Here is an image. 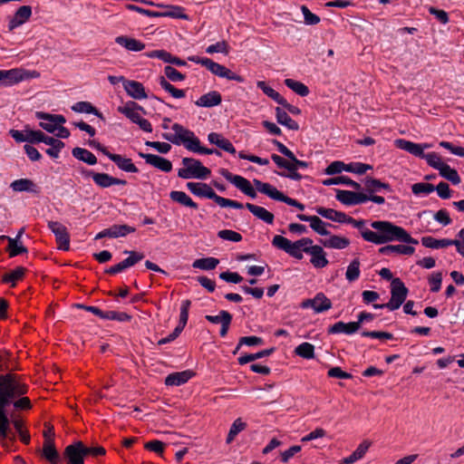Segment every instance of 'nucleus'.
<instances>
[{
	"mask_svg": "<svg viewBox=\"0 0 464 464\" xmlns=\"http://www.w3.org/2000/svg\"><path fill=\"white\" fill-rule=\"evenodd\" d=\"M27 392L28 385L19 375L14 373L0 375V438L2 440L7 439L10 431V420L5 412V407L13 403L16 410L32 409L30 399L23 396Z\"/></svg>",
	"mask_w": 464,
	"mask_h": 464,
	"instance_id": "nucleus-1",
	"label": "nucleus"
},
{
	"mask_svg": "<svg viewBox=\"0 0 464 464\" xmlns=\"http://www.w3.org/2000/svg\"><path fill=\"white\" fill-rule=\"evenodd\" d=\"M360 230L361 236L366 242L375 245H383L392 241H399L411 245H418L419 241L413 238L403 227L390 221L376 220L370 223L372 229L365 227V220L354 219L348 216L346 222Z\"/></svg>",
	"mask_w": 464,
	"mask_h": 464,
	"instance_id": "nucleus-2",
	"label": "nucleus"
},
{
	"mask_svg": "<svg viewBox=\"0 0 464 464\" xmlns=\"http://www.w3.org/2000/svg\"><path fill=\"white\" fill-rule=\"evenodd\" d=\"M172 130L174 134L164 133L163 139L170 141L175 145L183 144L184 147L192 152L201 153V154H216L218 156H221V152L218 150L208 149L200 146V140L193 131L186 129L179 123H174L172 125Z\"/></svg>",
	"mask_w": 464,
	"mask_h": 464,
	"instance_id": "nucleus-3",
	"label": "nucleus"
},
{
	"mask_svg": "<svg viewBox=\"0 0 464 464\" xmlns=\"http://www.w3.org/2000/svg\"><path fill=\"white\" fill-rule=\"evenodd\" d=\"M187 188L192 194L198 197L213 199L221 208H233L240 209L243 208L244 207L243 204L240 202L225 198L223 197L217 195L216 192L212 189V188L206 183L188 182L187 183Z\"/></svg>",
	"mask_w": 464,
	"mask_h": 464,
	"instance_id": "nucleus-4",
	"label": "nucleus"
},
{
	"mask_svg": "<svg viewBox=\"0 0 464 464\" xmlns=\"http://www.w3.org/2000/svg\"><path fill=\"white\" fill-rule=\"evenodd\" d=\"M272 244L276 247L284 250L291 256L296 259H302V252L309 248L310 245L313 244V240L309 237H303L295 242H291L286 237L277 235L274 237Z\"/></svg>",
	"mask_w": 464,
	"mask_h": 464,
	"instance_id": "nucleus-5",
	"label": "nucleus"
},
{
	"mask_svg": "<svg viewBox=\"0 0 464 464\" xmlns=\"http://www.w3.org/2000/svg\"><path fill=\"white\" fill-rule=\"evenodd\" d=\"M182 164L184 168H181L178 171V176L181 179H207L211 171L207 167L203 166L202 163L193 158H183Z\"/></svg>",
	"mask_w": 464,
	"mask_h": 464,
	"instance_id": "nucleus-6",
	"label": "nucleus"
},
{
	"mask_svg": "<svg viewBox=\"0 0 464 464\" xmlns=\"http://www.w3.org/2000/svg\"><path fill=\"white\" fill-rule=\"evenodd\" d=\"M188 60L205 66L209 72H211L213 74L218 77L226 78L227 80L236 81L238 82H244V78L242 76L235 73L226 66L219 64L209 58L190 56L188 57Z\"/></svg>",
	"mask_w": 464,
	"mask_h": 464,
	"instance_id": "nucleus-7",
	"label": "nucleus"
},
{
	"mask_svg": "<svg viewBox=\"0 0 464 464\" xmlns=\"http://www.w3.org/2000/svg\"><path fill=\"white\" fill-rule=\"evenodd\" d=\"M253 182L256 187V189H257L259 192L268 196L272 199L284 202L289 206L298 208L299 210L304 209V204H302L301 202L297 201L295 198L285 196L284 193L279 191L276 188L270 185L269 183H265L258 179H254Z\"/></svg>",
	"mask_w": 464,
	"mask_h": 464,
	"instance_id": "nucleus-8",
	"label": "nucleus"
},
{
	"mask_svg": "<svg viewBox=\"0 0 464 464\" xmlns=\"http://www.w3.org/2000/svg\"><path fill=\"white\" fill-rule=\"evenodd\" d=\"M391 299L387 303V308L394 311L401 307L408 295V288L400 278L392 279L391 283Z\"/></svg>",
	"mask_w": 464,
	"mask_h": 464,
	"instance_id": "nucleus-9",
	"label": "nucleus"
},
{
	"mask_svg": "<svg viewBox=\"0 0 464 464\" xmlns=\"http://www.w3.org/2000/svg\"><path fill=\"white\" fill-rule=\"evenodd\" d=\"M48 228L54 234L58 248L67 251L70 248V235L64 225L58 221H49Z\"/></svg>",
	"mask_w": 464,
	"mask_h": 464,
	"instance_id": "nucleus-10",
	"label": "nucleus"
},
{
	"mask_svg": "<svg viewBox=\"0 0 464 464\" xmlns=\"http://www.w3.org/2000/svg\"><path fill=\"white\" fill-rule=\"evenodd\" d=\"M88 177H92L94 183L100 188H106L114 185H126L127 181L124 179H117L112 176H110L107 173H100L94 172L92 170H87L86 172H82Z\"/></svg>",
	"mask_w": 464,
	"mask_h": 464,
	"instance_id": "nucleus-11",
	"label": "nucleus"
},
{
	"mask_svg": "<svg viewBox=\"0 0 464 464\" xmlns=\"http://www.w3.org/2000/svg\"><path fill=\"white\" fill-rule=\"evenodd\" d=\"M36 117L42 120L40 126L50 133H53L57 126L65 122V118L60 114H49L44 112H36Z\"/></svg>",
	"mask_w": 464,
	"mask_h": 464,
	"instance_id": "nucleus-12",
	"label": "nucleus"
},
{
	"mask_svg": "<svg viewBox=\"0 0 464 464\" xmlns=\"http://www.w3.org/2000/svg\"><path fill=\"white\" fill-rule=\"evenodd\" d=\"M301 306L303 308L312 307L317 314L325 312L332 308V302L323 293H318L313 299H305Z\"/></svg>",
	"mask_w": 464,
	"mask_h": 464,
	"instance_id": "nucleus-13",
	"label": "nucleus"
},
{
	"mask_svg": "<svg viewBox=\"0 0 464 464\" xmlns=\"http://www.w3.org/2000/svg\"><path fill=\"white\" fill-rule=\"evenodd\" d=\"M336 199L346 206L359 205L367 201V195L349 190H336Z\"/></svg>",
	"mask_w": 464,
	"mask_h": 464,
	"instance_id": "nucleus-14",
	"label": "nucleus"
},
{
	"mask_svg": "<svg viewBox=\"0 0 464 464\" xmlns=\"http://www.w3.org/2000/svg\"><path fill=\"white\" fill-rule=\"evenodd\" d=\"M421 243L425 247L436 249L455 245L457 246L458 251L464 256V246L459 240L436 239L432 237H423L421 238Z\"/></svg>",
	"mask_w": 464,
	"mask_h": 464,
	"instance_id": "nucleus-15",
	"label": "nucleus"
},
{
	"mask_svg": "<svg viewBox=\"0 0 464 464\" xmlns=\"http://www.w3.org/2000/svg\"><path fill=\"white\" fill-rule=\"evenodd\" d=\"M82 447V442L76 441L64 449L63 454L68 459V464H84L85 457Z\"/></svg>",
	"mask_w": 464,
	"mask_h": 464,
	"instance_id": "nucleus-16",
	"label": "nucleus"
},
{
	"mask_svg": "<svg viewBox=\"0 0 464 464\" xmlns=\"http://www.w3.org/2000/svg\"><path fill=\"white\" fill-rule=\"evenodd\" d=\"M304 253L311 255L310 262L316 268L325 267L329 263L321 246L312 244L309 248L304 249Z\"/></svg>",
	"mask_w": 464,
	"mask_h": 464,
	"instance_id": "nucleus-17",
	"label": "nucleus"
},
{
	"mask_svg": "<svg viewBox=\"0 0 464 464\" xmlns=\"http://www.w3.org/2000/svg\"><path fill=\"white\" fill-rule=\"evenodd\" d=\"M24 70L20 68L0 70V86H10L24 81Z\"/></svg>",
	"mask_w": 464,
	"mask_h": 464,
	"instance_id": "nucleus-18",
	"label": "nucleus"
},
{
	"mask_svg": "<svg viewBox=\"0 0 464 464\" xmlns=\"http://www.w3.org/2000/svg\"><path fill=\"white\" fill-rule=\"evenodd\" d=\"M32 15V7L30 5H22L14 13V14L9 19L8 29L13 31L14 28L22 25L30 19Z\"/></svg>",
	"mask_w": 464,
	"mask_h": 464,
	"instance_id": "nucleus-19",
	"label": "nucleus"
},
{
	"mask_svg": "<svg viewBox=\"0 0 464 464\" xmlns=\"http://www.w3.org/2000/svg\"><path fill=\"white\" fill-rule=\"evenodd\" d=\"M139 156L144 159L147 164L151 165L161 171L169 172L172 169V163L165 158L143 152H139Z\"/></svg>",
	"mask_w": 464,
	"mask_h": 464,
	"instance_id": "nucleus-20",
	"label": "nucleus"
},
{
	"mask_svg": "<svg viewBox=\"0 0 464 464\" xmlns=\"http://www.w3.org/2000/svg\"><path fill=\"white\" fill-rule=\"evenodd\" d=\"M297 218L301 221L309 222L311 228L317 234L321 236L330 235V232L326 229V227L331 226V224L324 222L319 217L298 214Z\"/></svg>",
	"mask_w": 464,
	"mask_h": 464,
	"instance_id": "nucleus-21",
	"label": "nucleus"
},
{
	"mask_svg": "<svg viewBox=\"0 0 464 464\" xmlns=\"http://www.w3.org/2000/svg\"><path fill=\"white\" fill-rule=\"evenodd\" d=\"M205 318L212 323V324H220L221 329H220V335L222 337L226 336L227 334L231 321H232V315L230 313L225 310H221L219 312V314L218 315H206Z\"/></svg>",
	"mask_w": 464,
	"mask_h": 464,
	"instance_id": "nucleus-22",
	"label": "nucleus"
},
{
	"mask_svg": "<svg viewBox=\"0 0 464 464\" xmlns=\"http://www.w3.org/2000/svg\"><path fill=\"white\" fill-rule=\"evenodd\" d=\"M124 89L128 95L136 100H142L148 97L143 84L137 81H125Z\"/></svg>",
	"mask_w": 464,
	"mask_h": 464,
	"instance_id": "nucleus-23",
	"label": "nucleus"
},
{
	"mask_svg": "<svg viewBox=\"0 0 464 464\" xmlns=\"http://www.w3.org/2000/svg\"><path fill=\"white\" fill-rule=\"evenodd\" d=\"M194 376L192 371L187 370L169 374L165 379V384L168 386H179L186 383Z\"/></svg>",
	"mask_w": 464,
	"mask_h": 464,
	"instance_id": "nucleus-24",
	"label": "nucleus"
},
{
	"mask_svg": "<svg viewBox=\"0 0 464 464\" xmlns=\"http://www.w3.org/2000/svg\"><path fill=\"white\" fill-rule=\"evenodd\" d=\"M359 330L358 323L350 322V323H343V322H337L334 324L331 325L327 333L329 334H353L356 333Z\"/></svg>",
	"mask_w": 464,
	"mask_h": 464,
	"instance_id": "nucleus-25",
	"label": "nucleus"
},
{
	"mask_svg": "<svg viewBox=\"0 0 464 464\" xmlns=\"http://www.w3.org/2000/svg\"><path fill=\"white\" fill-rule=\"evenodd\" d=\"M10 188L15 191V192H32L34 194L39 193V188L38 186L31 179H20L14 180L10 184Z\"/></svg>",
	"mask_w": 464,
	"mask_h": 464,
	"instance_id": "nucleus-26",
	"label": "nucleus"
},
{
	"mask_svg": "<svg viewBox=\"0 0 464 464\" xmlns=\"http://www.w3.org/2000/svg\"><path fill=\"white\" fill-rule=\"evenodd\" d=\"M395 144L399 149L403 150L416 157L423 159L425 156L422 144L414 143L412 141L401 139L396 140Z\"/></svg>",
	"mask_w": 464,
	"mask_h": 464,
	"instance_id": "nucleus-27",
	"label": "nucleus"
},
{
	"mask_svg": "<svg viewBox=\"0 0 464 464\" xmlns=\"http://www.w3.org/2000/svg\"><path fill=\"white\" fill-rule=\"evenodd\" d=\"M222 102L221 95L217 91L209 92L196 101V105L198 107H214L219 105Z\"/></svg>",
	"mask_w": 464,
	"mask_h": 464,
	"instance_id": "nucleus-28",
	"label": "nucleus"
},
{
	"mask_svg": "<svg viewBox=\"0 0 464 464\" xmlns=\"http://www.w3.org/2000/svg\"><path fill=\"white\" fill-rule=\"evenodd\" d=\"M315 211L318 215H320L327 219H330V220H333L335 222H339V223H345L347 220V218H348V215H346L343 212H341V211H338V210H335L333 208H326L324 207H317L315 208Z\"/></svg>",
	"mask_w": 464,
	"mask_h": 464,
	"instance_id": "nucleus-29",
	"label": "nucleus"
},
{
	"mask_svg": "<svg viewBox=\"0 0 464 464\" xmlns=\"http://www.w3.org/2000/svg\"><path fill=\"white\" fill-rule=\"evenodd\" d=\"M378 251L382 255L396 253L400 255L411 256L414 254L415 248L411 246L406 245H387L380 247Z\"/></svg>",
	"mask_w": 464,
	"mask_h": 464,
	"instance_id": "nucleus-30",
	"label": "nucleus"
},
{
	"mask_svg": "<svg viewBox=\"0 0 464 464\" xmlns=\"http://www.w3.org/2000/svg\"><path fill=\"white\" fill-rule=\"evenodd\" d=\"M115 42L132 52H140L145 49V44L142 42L125 35L117 36Z\"/></svg>",
	"mask_w": 464,
	"mask_h": 464,
	"instance_id": "nucleus-31",
	"label": "nucleus"
},
{
	"mask_svg": "<svg viewBox=\"0 0 464 464\" xmlns=\"http://www.w3.org/2000/svg\"><path fill=\"white\" fill-rule=\"evenodd\" d=\"M245 207L257 218L263 220L266 224H273L275 218L274 214L265 208L252 203H246Z\"/></svg>",
	"mask_w": 464,
	"mask_h": 464,
	"instance_id": "nucleus-32",
	"label": "nucleus"
},
{
	"mask_svg": "<svg viewBox=\"0 0 464 464\" xmlns=\"http://www.w3.org/2000/svg\"><path fill=\"white\" fill-rule=\"evenodd\" d=\"M191 305L190 300H184L180 307L179 323L171 333L176 338L181 334L188 319V310Z\"/></svg>",
	"mask_w": 464,
	"mask_h": 464,
	"instance_id": "nucleus-33",
	"label": "nucleus"
},
{
	"mask_svg": "<svg viewBox=\"0 0 464 464\" xmlns=\"http://www.w3.org/2000/svg\"><path fill=\"white\" fill-rule=\"evenodd\" d=\"M321 243L328 248L344 249L350 245V240L344 237L333 235L329 238L321 240Z\"/></svg>",
	"mask_w": 464,
	"mask_h": 464,
	"instance_id": "nucleus-34",
	"label": "nucleus"
},
{
	"mask_svg": "<svg viewBox=\"0 0 464 464\" xmlns=\"http://www.w3.org/2000/svg\"><path fill=\"white\" fill-rule=\"evenodd\" d=\"M137 109H140V107L138 106L135 102H130L124 106L119 107L118 111L129 118L133 123L137 124L138 121L142 118Z\"/></svg>",
	"mask_w": 464,
	"mask_h": 464,
	"instance_id": "nucleus-35",
	"label": "nucleus"
},
{
	"mask_svg": "<svg viewBox=\"0 0 464 464\" xmlns=\"http://www.w3.org/2000/svg\"><path fill=\"white\" fill-rule=\"evenodd\" d=\"M111 160L113 161L117 167L126 172L137 173L138 168L132 163L130 159L124 158L120 154H114L111 157Z\"/></svg>",
	"mask_w": 464,
	"mask_h": 464,
	"instance_id": "nucleus-36",
	"label": "nucleus"
},
{
	"mask_svg": "<svg viewBox=\"0 0 464 464\" xmlns=\"http://www.w3.org/2000/svg\"><path fill=\"white\" fill-rule=\"evenodd\" d=\"M1 238L7 239L8 241L6 251L8 252L10 257H14L28 252L27 248L23 246L21 241H17V239H13V237L7 236H2Z\"/></svg>",
	"mask_w": 464,
	"mask_h": 464,
	"instance_id": "nucleus-37",
	"label": "nucleus"
},
{
	"mask_svg": "<svg viewBox=\"0 0 464 464\" xmlns=\"http://www.w3.org/2000/svg\"><path fill=\"white\" fill-rule=\"evenodd\" d=\"M276 117L279 124L287 127L289 130H297L299 129L298 123L279 107L276 108Z\"/></svg>",
	"mask_w": 464,
	"mask_h": 464,
	"instance_id": "nucleus-38",
	"label": "nucleus"
},
{
	"mask_svg": "<svg viewBox=\"0 0 464 464\" xmlns=\"http://www.w3.org/2000/svg\"><path fill=\"white\" fill-rule=\"evenodd\" d=\"M72 154L77 160L89 165H95L97 163L96 156L86 149L76 147L72 150Z\"/></svg>",
	"mask_w": 464,
	"mask_h": 464,
	"instance_id": "nucleus-39",
	"label": "nucleus"
},
{
	"mask_svg": "<svg viewBox=\"0 0 464 464\" xmlns=\"http://www.w3.org/2000/svg\"><path fill=\"white\" fill-rule=\"evenodd\" d=\"M43 454L44 458L51 464H57L59 461V453L54 446V441H44L43 445Z\"/></svg>",
	"mask_w": 464,
	"mask_h": 464,
	"instance_id": "nucleus-40",
	"label": "nucleus"
},
{
	"mask_svg": "<svg viewBox=\"0 0 464 464\" xmlns=\"http://www.w3.org/2000/svg\"><path fill=\"white\" fill-rule=\"evenodd\" d=\"M323 184L324 186H331V185H346L353 188L356 190L361 189V185L358 182H355L352 180L350 178L346 176H340L335 178H330L327 179H324L323 181Z\"/></svg>",
	"mask_w": 464,
	"mask_h": 464,
	"instance_id": "nucleus-41",
	"label": "nucleus"
},
{
	"mask_svg": "<svg viewBox=\"0 0 464 464\" xmlns=\"http://www.w3.org/2000/svg\"><path fill=\"white\" fill-rule=\"evenodd\" d=\"M370 446V441L363 440L349 457L343 459L344 462L346 464H353L355 461L361 459L365 455Z\"/></svg>",
	"mask_w": 464,
	"mask_h": 464,
	"instance_id": "nucleus-42",
	"label": "nucleus"
},
{
	"mask_svg": "<svg viewBox=\"0 0 464 464\" xmlns=\"http://www.w3.org/2000/svg\"><path fill=\"white\" fill-rule=\"evenodd\" d=\"M108 237L116 238L120 237H125L130 233L135 232V227L128 225H113L109 228H106Z\"/></svg>",
	"mask_w": 464,
	"mask_h": 464,
	"instance_id": "nucleus-43",
	"label": "nucleus"
},
{
	"mask_svg": "<svg viewBox=\"0 0 464 464\" xmlns=\"http://www.w3.org/2000/svg\"><path fill=\"white\" fill-rule=\"evenodd\" d=\"M365 190L369 194H373L374 192L379 191L381 188L386 189L388 191H392V188L388 183L382 182L379 179L367 177L365 179Z\"/></svg>",
	"mask_w": 464,
	"mask_h": 464,
	"instance_id": "nucleus-44",
	"label": "nucleus"
},
{
	"mask_svg": "<svg viewBox=\"0 0 464 464\" xmlns=\"http://www.w3.org/2000/svg\"><path fill=\"white\" fill-rule=\"evenodd\" d=\"M234 185L251 198H256V189L252 187L250 181L246 179L239 176L238 179H235Z\"/></svg>",
	"mask_w": 464,
	"mask_h": 464,
	"instance_id": "nucleus-45",
	"label": "nucleus"
},
{
	"mask_svg": "<svg viewBox=\"0 0 464 464\" xmlns=\"http://www.w3.org/2000/svg\"><path fill=\"white\" fill-rule=\"evenodd\" d=\"M246 426V423L242 420V418L236 419L229 429L226 440L227 444H230L232 441H234L237 434L245 430Z\"/></svg>",
	"mask_w": 464,
	"mask_h": 464,
	"instance_id": "nucleus-46",
	"label": "nucleus"
},
{
	"mask_svg": "<svg viewBox=\"0 0 464 464\" xmlns=\"http://www.w3.org/2000/svg\"><path fill=\"white\" fill-rule=\"evenodd\" d=\"M170 198L183 206L198 208V204L194 202L185 192L183 191H171L169 194Z\"/></svg>",
	"mask_w": 464,
	"mask_h": 464,
	"instance_id": "nucleus-47",
	"label": "nucleus"
},
{
	"mask_svg": "<svg viewBox=\"0 0 464 464\" xmlns=\"http://www.w3.org/2000/svg\"><path fill=\"white\" fill-rule=\"evenodd\" d=\"M72 110L79 113H92L102 119V114L89 102H78L72 105Z\"/></svg>",
	"mask_w": 464,
	"mask_h": 464,
	"instance_id": "nucleus-48",
	"label": "nucleus"
},
{
	"mask_svg": "<svg viewBox=\"0 0 464 464\" xmlns=\"http://www.w3.org/2000/svg\"><path fill=\"white\" fill-rule=\"evenodd\" d=\"M219 264V260L216 257H205L196 259L192 266L202 270H213Z\"/></svg>",
	"mask_w": 464,
	"mask_h": 464,
	"instance_id": "nucleus-49",
	"label": "nucleus"
},
{
	"mask_svg": "<svg viewBox=\"0 0 464 464\" xmlns=\"http://www.w3.org/2000/svg\"><path fill=\"white\" fill-rule=\"evenodd\" d=\"M274 351H275L274 348H269V349L262 350L256 353L245 354L238 358V363L241 365H244L247 362L263 358L265 356H269L270 354H272L274 353Z\"/></svg>",
	"mask_w": 464,
	"mask_h": 464,
	"instance_id": "nucleus-50",
	"label": "nucleus"
},
{
	"mask_svg": "<svg viewBox=\"0 0 464 464\" xmlns=\"http://www.w3.org/2000/svg\"><path fill=\"white\" fill-rule=\"evenodd\" d=\"M295 353L304 359H313L314 357V346L310 343H302L295 347Z\"/></svg>",
	"mask_w": 464,
	"mask_h": 464,
	"instance_id": "nucleus-51",
	"label": "nucleus"
},
{
	"mask_svg": "<svg viewBox=\"0 0 464 464\" xmlns=\"http://www.w3.org/2000/svg\"><path fill=\"white\" fill-rule=\"evenodd\" d=\"M25 268L23 266H17L15 269H14L12 272L5 274L3 276V282L4 283H11L12 286L15 285L16 281L21 280L24 274H25Z\"/></svg>",
	"mask_w": 464,
	"mask_h": 464,
	"instance_id": "nucleus-52",
	"label": "nucleus"
},
{
	"mask_svg": "<svg viewBox=\"0 0 464 464\" xmlns=\"http://www.w3.org/2000/svg\"><path fill=\"white\" fill-rule=\"evenodd\" d=\"M440 176L450 181L452 184H459L461 179L457 170L451 169L448 164H444L439 170Z\"/></svg>",
	"mask_w": 464,
	"mask_h": 464,
	"instance_id": "nucleus-53",
	"label": "nucleus"
},
{
	"mask_svg": "<svg viewBox=\"0 0 464 464\" xmlns=\"http://www.w3.org/2000/svg\"><path fill=\"white\" fill-rule=\"evenodd\" d=\"M256 85L259 89L263 91V92L267 95L269 98L273 99L275 102L279 103H284L282 101L284 97L280 95L279 92L275 91L272 87L268 86L264 81H258Z\"/></svg>",
	"mask_w": 464,
	"mask_h": 464,
	"instance_id": "nucleus-54",
	"label": "nucleus"
},
{
	"mask_svg": "<svg viewBox=\"0 0 464 464\" xmlns=\"http://www.w3.org/2000/svg\"><path fill=\"white\" fill-rule=\"evenodd\" d=\"M285 84L300 96L304 97L309 93V90L306 85L293 79H285Z\"/></svg>",
	"mask_w": 464,
	"mask_h": 464,
	"instance_id": "nucleus-55",
	"label": "nucleus"
},
{
	"mask_svg": "<svg viewBox=\"0 0 464 464\" xmlns=\"http://www.w3.org/2000/svg\"><path fill=\"white\" fill-rule=\"evenodd\" d=\"M360 276V261L358 258L353 259L347 267L345 277L349 282L357 280Z\"/></svg>",
	"mask_w": 464,
	"mask_h": 464,
	"instance_id": "nucleus-56",
	"label": "nucleus"
},
{
	"mask_svg": "<svg viewBox=\"0 0 464 464\" xmlns=\"http://www.w3.org/2000/svg\"><path fill=\"white\" fill-rule=\"evenodd\" d=\"M123 253L129 256L123 260L127 268L133 266L144 258V255L140 252L125 250Z\"/></svg>",
	"mask_w": 464,
	"mask_h": 464,
	"instance_id": "nucleus-57",
	"label": "nucleus"
},
{
	"mask_svg": "<svg viewBox=\"0 0 464 464\" xmlns=\"http://www.w3.org/2000/svg\"><path fill=\"white\" fill-rule=\"evenodd\" d=\"M423 159L426 160L427 163L430 167H432L438 170H440L441 169V167L445 164L442 161L440 156L436 152L427 153V154H425Z\"/></svg>",
	"mask_w": 464,
	"mask_h": 464,
	"instance_id": "nucleus-58",
	"label": "nucleus"
},
{
	"mask_svg": "<svg viewBox=\"0 0 464 464\" xmlns=\"http://www.w3.org/2000/svg\"><path fill=\"white\" fill-rule=\"evenodd\" d=\"M411 190L415 195L430 194L435 190V187L430 183L419 182L412 185Z\"/></svg>",
	"mask_w": 464,
	"mask_h": 464,
	"instance_id": "nucleus-59",
	"label": "nucleus"
},
{
	"mask_svg": "<svg viewBox=\"0 0 464 464\" xmlns=\"http://www.w3.org/2000/svg\"><path fill=\"white\" fill-rule=\"evenodd\" d=\"M218 237L224 240L232 242H240L242 240V236L239 233L230 229H223L218 231Z\"/></svg>",
	"mask_w": 464,
	"mask_h": 464,
	"instance_id": "nucleus-60",
	"label": "nucleus"
},
{
	"mask_svg": "<svg viewBox=\"0 0 464 464\" xmlns=\"http://www.w3.org/2000/svg\"><path fill=\"white\" fill-rule=\"evenodd\" d=\"M206 52L209 54H212L214 53H222L225 54H227L229 52L228 44L226 41H220L214 44H211L208 46L206 49Z\"/></svg>",
	"mask_w": 464,
	"mask_h": 464,
	"instance_id": "nucleus-61",
	"label": "nucleus"
},
{
	"mask_svg": "<svg viewBox=\"0 0 464 464\" xmlns=\"http://www.w3.org/2000/svg\"><path fill=\"white\" fill-rule=\"evenodd\" d=\"M103 319L125 322L130 321L131 316L124 312L107 311L104 313Z\"/></svg>",
	"mask_w": 464,
	"mask_h": 464,
	"instance_id": "nucleus-62",
	"label": "nucleus"
},
{
	"mask_svg": "<svg viewBox=\"0 0 464 464\" xmlns=\"http://www.w3.org/2000/svg\"><path fill=\"white\" fill-rule=\"evenodd\" d=\"M164 72L166 77L172 82H181L185 79L184 74L170 65H168L164 68Z\"/></svg>",
	"mask_w": 464,
	"mask_h": 464,
	"instance_id": "nucleus-63",
	"label": "nucleus"
},
{
	"mask_svg": "<svg viewBox=\"0 0 464 464\" xmlns=\"http://www.w3.org/2000/svg\"><path fill=\"white\" fill-rule=\"evenodd\" d=\"M301 11L304 14V23L306 24L314 25L319 24L320 17L314 14H313L306 5L301 6Z\"/></svg>",
	"mask_w": 464,
	"mask_h": 464,
	"instance_id": "nucleus-64",
	"label": "nucleus"
}]
</instances>
